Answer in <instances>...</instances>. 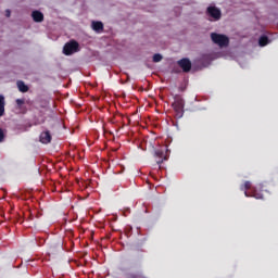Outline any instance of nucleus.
Instances as JSON below:
<instances>
[{
    "label": "nucleus",
    "mask_w": 278,
    "mask_h": 278,
    "mask_svg": "<svg viewBox=\"0 0 278 278\" xmlns=\"http://www.w3.org/2000/svg\"><path fill=\"white\" fill-rule=\"evenodd\" d=\"M174 112H176V118H182L184 117V98L181 96L176 94L174 97V102L172 104Z\"/></svg>",
    "instance_id": "f257e3e1"
},
{
    "label": "nucleus",
    "mask_w": 278,
    "mask_h": 278,
    "mask_svg": "<svg viewBox=\"0 0 278 278\" xmlns=\"http://www.w3.org/2000/svg\"><path fill=\"white\" fill-rule=\"evenodd\" d=\"M211 40L215 45H218V47H229V37H227V35H220V34H217V33H212L211 34Z\"/></svg>",
    "instance_id": "f03ea898"
},
{
    "label": "nucleus",
    "mask_w": 278,
    "mask_h": 278,
    "mask_svg": "<svg viewBox=\"0 0 278 278\" xmlns=\"http://www.w3.org/2000/svg\"><path fill=\"white\" fill-rule=\"evenodd\" d=\"M77 51H79V42L75 40H71L63 47L64 55H73V53H77Z\"/></svg>",
    "instance_id": "7ed1b4c3"
},
{
    "label": "nucleus",
    "mask_w": 278,
    "mask_h": 278,
    "mask_svg": "<svg viewBox=\"0 0 278 278\" xmlns=\"http://www.w3.org/2000/svg\"><path fill=\"white\" fill-rule=\"evenodd\" d=\"M177 64L180 66L184 73H190V71H192V62L188 58L177 61Z\"/></svg>",
    "instance_id": "20e7f679"
},
{
    "label": "nucleus",
    "mask_w": 278,
    "mask_h": 278,
    "mask_svg": "<svg viewBox=\"0 0 278 278\" xmlns=\"http://www.w3.org/2000/svg\"><path fill=\"white\" fill-rule=\"evenodd\" d=\"M206 14L211 16V18H214V21H220V17L223 16V13L216 7H208L206 9Z\"/></svg>",
    "instance_id": "39448f33"
},
{
    "label": "nucleus",
    "mask_w": 278,
    "mask_h": 278,
    "mask_svg": "<svg viewBox=\"0 0 278 278\" xmlns=\"http://www.w3.org/2000/svg\"><path fill=\"white\" fill-rule=\"evenodd\" d=\"M51 140H52L51 131L49 130L42 131L39 136V141L41 142V144H49Z\"/></svg>",
    "instance_id": "423d86ee"
},
{
    "label": "nucleus",
    "mask_w": 278,
    "mask_h": 278,
    "mask_svg": "<svg viewBox=\"0 0 278 278\" xmlns=\"http://www.w3.org/2000/svg\"><path fill=\"white\" fill-rule=\"evenodd\" d=\"M154 155H155V157H157L156 164L159 166L164 164V161L168 160V157H166V155H164V150H155Z\"/></svg>",
    "instance_id": "0eeeda50"
},
{
    "label": "nucleus",
    "mask_w": 278,
    "mask_h": 278,
    "mask_svg": "<svg viewBox=\"0 0 278 278\" xmlns=\"http://www.w3.org/2000/svg\"><path fill=\"white\" fill-rule=\"evenodd\" d=\"M31 17L35 23H42L45 21V15L40 11H33Z\"/></svg>",
    "instance_id": "6e6552de"
},
{
    "label": "nucleus",
    "mask_w": 278,
    "mask_h": 278,
    "mask_svg": "<svg viewBox=\"0 0 278 278\" xmlns=\"http://www.w3.org/2000/svg\"><path fill=\"white\" fill-rule=\"evenodd\" d=\"M245 197H253L254 199H264L262 192H257L255 189H251V192L245 191Z\"/></svg>",
    "instance_id": "1a4fd4ad"
},
{
    "label": "nucleus",
    "mask_w": 278,
    "mask_h": 278,
    "mask_svg": "<svg viewBox=\"0 0 278 278\" xmlns=\"http://www.w3.org/2000/svg\"><path fill=\"white\" fill-rule=\"evenodd\" d=\"M91 27L93 31H97V34H101L103 31V23L102 22H92Z\"/></svg>",
    "instance_id": "9d476101"
},
{
    "label": "nucleus",
    "mask_w": 278,
    "mask_h": 278,
    "mask_svg": "<svg viewBox=\"0 0 278 278\" xmlns=\"http://www.w3.org/2000/svg\"><path fill=\"white\" fill-rule=\"evenodd\" d=\"M258 45L260 47H266L267 45H270V39L268 38V36L263 35L258 39Z\"/></svg>",
    "instance_id": "9b49d317"
},
{
    "label": "nucleus",
    "mask_w": 278,
    "mask_h": 278,
    "mask_svg": "<svg viewBox=\"0 0 278 278\" xmlns=\"http://www.w3.org/2000/svg\"><path fill=\"white\" fill-rule=\"evenodd\" d=\"M5 114V97L0 96V116Z\"/></svg>",
    "instance_id": "f8f14e48"
},
{
    "label": "nucleus",
    "mask_w": 278,
    "mask_h": 278,
    "mask_svg": "<svg viewBox=\"0 0 278 278\" xmlns=\"http://www.w3.org/2000/svg\"><path fill=\"white\" fill-rule=\"evenodd\" d=\"M17 88H18L20 92H28V90H29V87H27V85H25V83L22 80L17 81Z\"/></svg>",
    "instance_id": "ddd939ff"
},
{
    "label": "nucleus",
    "mask_w": 278,
    "mask_h": 278,
    "mask_svg": "<svg viewBox=\"0 0 278 278\" xmlns=\"http://www.w3.org/2000/svg\"><path fill=\"white\" fill-rule=\"evenodd\" d=\"M240 190H242V191H244V192H247V190H251V181H245V182L241 186Z\"/></svg>",
    "instance_id": "4468645a"
},
{
    "label": "nucleus",
    "mask_w": 278,
    "mask_h": 278,
    "mask_svg": "<svg viewBox=\"0 0 278 278\" xmlns=\"http://www.w3.org/2000/svg\"><path fill=\"white\" fill-rule=\"evenodd\" d=\"M162 60H163L162 54L156 53L153 55V62L157 63V62H162Z\"/></svg>",
    "instance_id": "2eb2a0df"
},
{
    "label": "nucleus",
    "mask_w": 278,
    "mask_h": 278,
    "mask_svg": "<svg viewBox=\"0 0 278 278\" xmlns=\"http://www.w3.org/2000/svg\"><path fill=\"white\" fill-rule=\"evenodd\" d=\"M5 140V132L3 129L0 127V142H3Z\"/></svg>",
    "instance_id": "dca6fc26"
},
{
    "label": "nucleus",
    "mask_w": 278,
    "mask_h": 278,
    "mask_svg": "<svg viewBox=\"0 0 278 278\" xmlns=\"http://www.w3.org/2000/svg\"><path fill=\"white\" fill-rule=\"evenodd\" d=\"M55 253H58V248L51 247V248L49 249V254L55 255Z\"/></svg>",
    "instance_id": "f3484780"
},
{
    "label": "nucleus",
    "mask_w": 278,
    "mask_h": 278,
    "mask_svg": "<svg viewBox=\"0 0 278 278\" xmlns=\"http://www.w3.org/2000/svg\"><path fill=\"white\" fill-rule=\"evenodd\" d=\"M16 104L21 108V105H24V104H25V100H23V99H17V100H16Z\"/></svg>",
    "instance_id": "a211bd4d"
},
{
    "label": "nucleus",
    "mask_w": 278,
    "mask_h": 278,
    "mask_svg": "<svg viewBox=\"0 0 278 278\" xmlns=\"http://www.w3.org/2000/svg\"><path fill=\"white\" fill-rule=\"evenodd\" d=\"M12 15V12L10 11V9L5 10V16L7 18H10V16Z\"/></svg>",
    "instance_id": "6ab92c4d"
}]
</instances>
